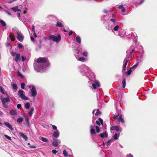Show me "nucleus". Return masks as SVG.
<instances>
[{
  "label": "nucleus",
  "mask_w": 157,
  "mask_h": 157,
  "mask_svg": "<svg viewBox=\"0 0 157 157\" xmlns=\"http://www.w3.org/2000/svg\"><path fill=\"white\" fill-rule=\"evenodd\" d=\"M78 60L84 62V61L86 60V59L83 57H80L78 59Z\"/></svg>",
  "instance_id": "obj_31"
},
{
  "label": "nucleus",
  "mask_w": 157,
  "mask_h": 157,
  "mask_svg": "<svg viewBox=\"0 0 157 157\" xmlns=\"http://www.w3.org/2000/svg\"><path fill=\"white\" fill-rule=\"evenodd\" d=\"M29 147L31 148H34L36 147L35 146L33 145H30L29 146Z\"/></svg>",
  "instance_id": "obj_57"
},
{
  "label": "nucleus",
  "mask_w": 157,
  "mask_h": 157,
  "mask_svg": "<svg viewBox=\"0 0 157 157\" xmlns=\"http://www.w3.org/2000/svg\"><path fill=\"white\" fill-rule=\"evenodd\" d=\"M24 93V92L23 90H20L18 91V95L22 99L25 100H28V97L25 95Z\"/></svg>",
  "instance_id": "obj_7"
},
{
  "label": "nucleus",
  "mask_w": 157,
  "mask_h": 157,
  "mask_svg": "<svg viewBox=\"0 0 157 157\" xmlns=\"http://www.w3.org/2000/svg\"><path fill=\"white\" fill-rule=\"evenodd\" d=\"M2 102H7L10 101L9 99L8 98H1Z\"/></svg>",
  "instance_id": "obj_22"
},
{
  "label": "nucleus",
  "mask_w": 157,
  "mask_h": 157,
  "mask_svg": "<svg viewBox=\"0 0 157 157\" xmlns=\"http://www.w3.org/2000/svg\"><path fill=\"white\" fill-rule=\"evenodd\" d=\"M57 152V151L55 149L52 150V152L54 154H56Z\"/></svg>",
  "instance_id": "obj_56"
},
{
  "label": "nucleus",
  "mask_w": 157,
  "mask_h": 157,
  "mask_svg": "<svg viewBox=\"0 0 157 157\" xmlns=\"http://www.w3.org/2000/svg\"><path fill=\"white\" fill-rule=\"evenodd\" d=\"M90 133L91 134H95L96 133L95 130L94 128L90 129Z\"/></svg>",
  "instance_id": "obj_37"
},
{
  "label": "nucleus",
  "mask_w": 157,
  "mask_h": 157,
  "mask_svg": "<svg viewBox=\"0 0 157 157\" xmlns=\"http://www.w3.org/2000/svg\"><path fill=\"white\" fill-rule=\"evenodd\" d=\"M127 157H133V155L131 154H128L127 155Z\"/></svg>",
  "instance_id": "obj_62"
},
{
  "label": "nucleus",
  "mask_w": 157,
  "mask_h": 157,
  "mask_svg": "<svg viewBox=\"0 0 157 157\" xmlns=\"http://www.w3.org/2000/svg\"><path fill=\"white\" fill-rule=\"evenodd\" d=\"M24 117L25 118L26 123L28 125H29V117L27 115H24Z\"/></svg>",
  "instance_id": "obj_20"
},
{
  "label": "nucleus",
  "mask_w": 157,
  "mask_h": 157,
  "mask_svg": "<svg viewBox=\"0 0 157 157\" xmlns=\"http://www.w3.org/2000/svg\"><path fill=\"white\" fill-rule=\"evenodd\" d=\"M32 31L33 32H35V26L33 25H32Z\"/></svg>",
  "instance_id": "obj_58"
},
{
  "label": "nucleus",
  "mask_w": 157,
  "mask_h": 157,
  "mask_svg": "<svg viewBox=\"0 0 157 157\" xmlns=\"http://www.w3.org/2000/svg\"><path fill=\"white\" fill-rule=\"evenodd\" d=\"M83 55L85 56H87L88 55L87 52H84L83 53Z\"/></svg>",
  "instance_id": "obj_46"
},
{
  "label": "nucleus",
  "mask_w": 157,
  "mask_h": 157,
  "mask_svg": "<svg viewBox=\"0 0 157 157\" xmlns=\"http://www.w3.org/2000/svg\"><path fill=\"white\" fill-rule=\"evenodd\" d=\"M33 36L35 37L36 38L37 37V35L35 32H33Z\"/></svg>",
  "instance_id": "obj_64"
},
{
  "label": "nucleus",
  "mask_w": 157,
  "mask_h": 157,
  "mask_svg": "<svg viewBox=\"0 0 157 157\" xmlns=\"http://www.w3.org/2000/svg\"><path fill=\"white\" fill-rule=\"evenodd\" d=\"M115 129V126H112L110 128V130L113 131Z\"/></svg>",
  "instance_id": "obj_59"
},
{
  "label": "nucleus",
  "mask_w": 157,
  "mask_h": 157,
  "mask_svg": "<svg viewBox=\"0 0 157 157\" xmlns=\"http://www.w3.org/2000/svg\"><path fill=\"white\" fill-rule=\"evenodd\" d=\"M17 73L18 75H19L20 76H21V77H23V75H22V74L18 71H17Z\"/></svg>",
  "instance_id": "obj_51"
},
{
  "label": "nucleus",
  "mask_w": 157,
  "mask_h": 157,
  "mask_svg": "<svg viewBox=\"0 0 157 157\" xmlns=\"http://www.w3.org/2000/svg\"><path fill=\"white\" fill-rule=\"evenodd\" d=\"M25 84L24 82H22L21 84V87L22 89H24L25 88Z\"/></svg>",
  "instance_id": "obj_45"
},
{
  "label": "nucleus",
  "mask_w": 157,
  "mask_h": 157,
  "mask_svg": "<svg viewBox=\"0 0 157 157\" xmlns=\"http://www.w3.org/2000/svg\"><path fill=\"white\" fill-rule=\"evenodd\" d=\"M56 27H62L63 26V24L60 22L59 21H57V23L56 25Z\"/></svg>",
  "instance_id": "obj_23"
},
{
  "label": "nucleus",
  "mask_w": 157,
  "mask_h": 157,
  "mask_svg": "<svg viewBox=\"0 0 157 157\" xmlns=\"http://www.w3.org/2000/svg\"><path fill=\"white\" fill-rule=\"evenodd\" d=\"M96 132L97 133H98L100 132V129L98 126H96Z\"/></svg>",
  "instance_id": "obj_44"
},
{
  "label": "nucleus",
  "mask_w": 157,
  "mask_h": 157,
  "mask_svg": "<svg viewBox=\"0 0 157 157\" xmlns=\"http://www.w3.org/2000/svg\"><path fill=\"white\" fill-rule=\"evenodd\" d=\"M61 143L60 141L58 139H57L52 143V145L54 147L57 146Z\"/></svg>",
  "instance_id": "obj_9"
},
{
  "label": "nucleus",
  "mask_w": 157,
  "mask_h": 157,
  "mask_svg": "<svg viewBox=\"0 0 157 157\" xmlns=\"http://www.w3.org/2000/svg\"><path fill=\"white\" fill-rule=\"evenodd\" d=\"M63 154L65 156H67L68 153L65 150H64L63 151Z\"/></svg>",
  "instance_id": "obj_38"
},
{
  "label": "nucleus",
  "mask_w": 157,
  "mask_h": 157,
  "mask_svg": "<svg viewBox=\"0 0 157 157\" xmlns=\"http://www.w3.org/2000/svg\"><path fill=\"white\" fill-rule=\"evenodd\" d=\"M13 31L17 34V38L20 41L22 42L24 40V36L17 29H13Z\"/></svg>",
  "instance_id": "obj_5"
},
{
  "label": "nucleus",
  "mask_w": 157,
  "mask_h": 157,
  "mask_svg": "<svg viewBox=\"0 0 157 157\" xmlns=\"http://www.w3.org/2000/svg\"><path fill=\"white\" fill-rule=\"evenodd\" d=\"M96 111V112L95 113L96 116H98L101 114V112L99 111V109H97V110H94L93 111V114Z\"/></svg>",
  "instance_id": "obj_21"
},
{
  "label": "nucleus",
  "mask_w": 157,
  "mask_h": 157,
  "mask_svg": "<svg viewBox=\"0 0 157 157\" xmlns=\"http://www.w3.org/2000/svg\"><path fill=\"white\" fill-rule=\"evenodd\" d=\"M96 123L98 125H100L101 124L103 125V121L102 119L101 118H99L98 119V121H96Z\"/></svg>",
  "instance_id": "obj_14"
},
{
  "label": "nucleus",
  "mask_w": 157,
  "mask_h": 157,
  "mask_svg": "<svg viewBox=\"0 0 157 157\" xmlns=\"http://www.w3.org/2000/svg\"><path fill=\"white\" fill-rule=\"evenodd\" d=\"M118 120L119 121L121 122L122 123H123L124 121L121 115L119 117Z\"/></svg>",
  "instance_id": "obj_24"
},
{
  "label": "nucleus",
  "mask_w": 157,
  "mask_h": 157,
  "mask_svg": "<svg viewBox=\"0 0 157 157\" xmlns=\"http://www.w3.org/2000/svg\"><path fill=\"white\" fill-rule=\"evenodd\" d=\"M133 50L130 51L129 50H128L127 51V55L126 56L124 60V64L123 66V71H124L127 65V63L129 60V57L131 56V54L132 53Z\"/></svg>",
  "instance_id": "obj_4"
},
{
  "label": "nucleus",
  "mask_w": 157,
  "mask_h": 157,
  "mask_svg": "<svg viewBox=\"0 0 157 157\" xmlns=\"http://www.w3.org/2000/svg\"><path fill=\"white\" fill-rule=\"evenodd\" d=\"M112 141V140H109L107 143V146H109L110 145V143Z\"/></svg>",
  "instance_id": "obj_52"
},
{
  "label": "nucleus",
  "mask_w": 157,
  "mask_h": 157,
  "mask_svg": "<svg viewBox=\"0 0 157 157\" xmlns=\"http://www.w3.org/2000/svg\"><path fill=\"white\" fill-rule=\"evenodd\" d=\"M49 65L47 58L40 57L36 59V63L34 64V67L37 72H40L45 70Z\"/></svg>",
  "instance_id": "obj_1"
},
{
  "label": "nucleus",
  "mask_w": 157,
  "mask_h": 157,
  "mask_svg": "<svg viewBox=\"0 0 157 157\" xmlns=\"http://www.w3.org/2000/svg\"><path fill=\"white\" fill-rule=\"evenodd\" d=\"M52 128L54 129V130H57V128L56 127V126L55 125H52Z\"/></svg>",
  "instance_id": "obj_50"
},
{
  "label": "nucleus",
  "mask_w": 157,
  "mask_h": 157,
  "mask_svg": "<svg viewBox=\"0 0 157 157\" xmlns=\"http://www.w3.org/2000/svg\"><path fill=\"white\" fill-rule=\"evenodd\" d=\"M30 105L29 103H27L25 104V107L27 109H29L30 108Z\"/></svg>",
  "instance_id": "obj_30"
},
{
  "label": "nucleus",
  "mask_w": 157,
  "mask_h": 157,
  "mask_svg": "<svg viewBox=\"0 0 157 157\" xmlns=\"http://www.w3.org/2000/svg\"><path fill=\"white\" fill-rule=\"evenodd\" d=\"M119 116V115H116V116H114L113 117L114 119L115 120H116L118 119V117Z\"/></svg>",
  "instance_id": "obj_47"
},
{
  "label": "nucleus",
  "mask_w": 157,
  "mask_h": 157,
  "mask_svg": "<svg viewBox=\"0 0 157 157\" xmlns=\"http://www.w3.org/2000/svg\"><path fill=\"white\" fill-rule=\"evenodd\" d=\"M21 107V105L20 104H18L17 105V108L20 109Z\"/></svg>",
  "instance_id": "obj_60"
},
{
  "label": "nucleus",
  "mask_w": 157,
  "mask_h": 157,
  "mask_svg": "<svg viewBox=\"0 0 157 157\" xmlns=\"http://www.w3.org/2000/svg\"><path fill=\"white\" fill-rule=\"evenodd\" d=\"M119 26L118 25H116L112 30V31L115 34L117 35V33H115L114 31H118V30H119Z\"/></svg>",
  "instance_id": "obj_16"
},
{
  "label": "nucleus",
  "mask_w": 157,
  "mask_h": 157,
  "mask_svg": "<svg viewBox=\"0 0 157 157\" xmlns=\"http://www.w3.org/2000/svg\"><path fill=\"white\" fill-rule=\"evenodd\" d=\"M122 83L123 84V88H124L126 86V81L125 79H124L122 81Z\"/></svg>",
  "instance_id": "obj_33"
},
{
  "label": "nucleus",
  "mask_w": 157,
  "mask_h": 157,
  "mask_svg": "<svg viewBox=\"0 0 157 157\" xmlns=\"http://www.w3.org/2000/svg\"><path fill=\"white\" fill-rule=\"evenodd\" d=\"M110 21L114 23L116 21V19L115 18V15L113 14L110 15Z\"/></svg>",
  "instance_id": "obj_15"
},
{
  "label": "nucleus",
  "mask_w": 157,
  "mask_h": 157,
  "mask_svg": "<svg viewBox=\"0 0 157 157\" xmlns=\"http://www.w3.org/2000/svg\"><path fill=\"white\" fill-rule=\"evenodd\" d=\"M76 41L79 44H80L81 43V39L80 36H77L76 37Z\"/></svg>",
  "instance_id": "obj_27"
},
{
  "label": "nucleus",
  "mask_w": 157,
  "mask_h": 157,
  "mask_svg": "<svg viewBox=\"0 0 157 157\" xmlns=\"http://www.w3.org/2000/svg\"><path fill=\"white\" fill-rule=\"evenodd\" d=\"M125 34V31L124 30L122 29H119V33H117V35L120 36L121 37H123Z\"/></svg>",
  "instance_id": "obj_11"
},
{
  "label": "nucleus",
  "mask_w": 157,
  "mask_h": 157,
  "mask_svg": "<svg viewBox=\"0 0 157 157\" xmlns=\"http://www.w3.org/2000/svg\"><path fill=\"white\" fill-rule=\"evenodd\" d=\"M40 140H41L43 142H48V140L46 138L44 137H41V139H40Z\"/></svg>",
  "instance_id": "obj_32"
},
{
  "label": "nucleus",
  "mask_w": 157,
  "mask_h": 157,
  "mask_svg": "<svg viewBox=\"0 0 157 157\" xmlns=\"http://www.w3.org/2000/svg\"><path fill=\"white\" fill-rule=\"evenodd\" d=\"M44 39L49 40H52L54 42L58 43L60 40L61 39V36L60 35H59L57 36H55L53 35H50L48 36L47 37H45Z\"/></svg>",
  "instance_id": "obj_3"
},
{
  "label": "nucleus",
  "mask_w": 157,
  "mask_h": 157,
  "mask_svg": "<svg viewBox=\"0 0 157 157\" xmlns=\"http://www.w3.org/2000/svg\"><path fill=\"white\" fill-rule=\"evenodd\" d=\"M10 114L12 115H15L17 114V112L13 109L11 110L10 112Z\"/></svg>",
  "instance_id": "obj_19"
},
{
  "label": "nucleus",
  "mask_w": 157,
  "mask_h": 157,
  "mask_svg": "<svg viewBox=\"0 0 157 157\" xmlns=\"http://www.w3.org/2000/svg\"><path fill=\"white\" fill-rule=\"evenodd\" d=\"M21 59L22 61H24L26 59V58L25 57H24L23 56H22L21 57Z\"/></svg>",
  "instance_id": "obj_55"
},
{
  "label": "nucleus",
  "mask_w": 157,
  "mask_h": 157,
  "mask_svg": "<svg viewBox=\"0 0 157 157\" xmlns=\"http://www.w3.org/2000/svg\"><path fill=\"white\" fill-rule=\"evenodd\" d=\"M18 47L19 48H21L23 47V46L22 44L20 43H18Z\"/></svg>",
  "instance_id": "obj_42"
},
{
  "label": "nucleus",
  "mask_w": 157,
  "mask_h": 157,
  "mask_svg": "<svg viewBox=\"0 0 157 157\" xmlns=\"http://www.w3.org/2000/svg\"><path fill=\"white\" fill-rule=\"evenodd\" d=\"M120 136L119 134L115 133L114 136V139L115 140L118 139Z\"/></svg>",
  "instance_id": "obj_34"
},
{
  "label": "nucleus",
  "mask_w": 157,
  "mask_h": 157,
  "mask_svg": "<svg viewBox=\"0 0 157 157\" xmlns=\"http://www.w3.org/2000/svg\"><path fill=\"white\" fill-rule=\"evenodd\" d=\"M0 90L1 92H2L3 94H5V93L3 90V89L1 86H0Z\"/></svg>",
  "instance_id": "obj_49"
},
{
  "label": "nucleus",
  "mask_w": 157,
  "mask_h": 157,
  "mask_svg": "<svg viewBox=\"0 0 157 157\" xmlns=\"http://www.w3.org/2000/svg\"><path fill=\"white\" fill-rule=\"evenodd\" d=\"M131 69H131L130 68V69L128 70V71H127L126 72V73L128 75H130V74L132 72V71L131 70Z\"/></svg>",
  "instance_id": "obj_41"
},
{
  "label": "nucleus",
  "mask_w": 157,
  "mask_h": 157,
  "mask_svg": "<svg viewBox=\"0 0 157 157\" xmlns=\"http://www.w3.org/2000/svg\"><path fill=\"white\" fill-rule=\"evenodd\" d=\"M28 87L30 88L31 93L32 96L33 97H35L37 94L36 90L34 86H29Z\"/></svg>",
  "instance_id": "obj_6"
},
{
  "label": "nucleus",
  "mask_w": 157,
  "mask_h": 157,
  "mask_svg": "<svg viewBox=\"0 0 157 157\" xmlns=\"http://www.w3.org/2000/svg\"><path fill=\"white\" fill-rule=\"evenodd\" d=\"M23 120V119L22 117H19L17 119V121L19 123L21 122Z\"/></svg>",
  "instance_id": "obj_36"
},
{
  "label": "nucleus",
  "mask_w": 157,
  "mask_h": 157,
  "mask_svg": "<svg viewBox=\"0 0 157 157\" xmlns=\"http://www.w3.org/2000/svg\"><path fill=\"white\" fill-rule=\"evenodd\" d=\"M94 127H95V125H94V124L91 125L90 127V129H91L92 128H94Z\"/></svg>",
  "instance_id": "obj_61"
},
{
  "label": "nucleus",
  "mask_w": 157,
  "mask_h": 157,
  "mask_svg": "<svg viewBox=\"0 0 157 157\" xmlns=\"http://www.w3.org/2000/svg\"><path fill=\"white\" fill-rule=\"evenodd\" d=\"M59 132L58 130H57L56 131L54 132L52 136L54 137L57 138L59 137Z\"/></svg>",
  "instance_id": "obj_12"
},
{
  "label": "nucleus",
  "mask_w": 157,
  "mask_h": 157,
  "mask_svg": "<svg viewBox=\"0 0 157 157\" xmlns=\"http://www.w3.org/2000/svg\"><path fill=\"white\" fill-rule=\"evenodd\" d=\"M4 124L11 131L13 130L12 126L8 122H4Z\"/></svg>",
  "instance_id": "obj_10"
},
{
  "label": "nucleus",
  "mask_w": 157,
  "mask_h": 157,
  "mask_svg": "<svg viewBox=\"0 0 157 157\" xmlns=\"http://www.w3.org/2000/svg\"><path fill=\"white\" fill-rule=\"evenodd\" d=\"M72 33H73V32L72 31H71V30L70 31L69 33V35L71 36L72 35Z\"/></svg>",
  "instance_id": "obj_63"
},
{
  "label": "nucleus",
  "mask_w": 157,
  "mask_h": 157,
  "mask_svg": "<svg viewBox=\"0 0 157 157\" xmlns=\"http://www.w3.org/2000/svg\"><path fill=\"white\" fill-rule=\"evenodd\" d=\"M21 59L20 55L19 53H17L16 56L15 60L16 62L19 61Z\"/></svg>",
  "instance_id": "obj_13"
},
{
  "label": "nucleus",
  "mask_w": 157,
  "mask_h": 157,
  "mask_svg": "<svg viewBox=\"0 0 157 157\" xmlns=\"http://www.w3.org/2000/svg\"><path fill=\"white\" fill-rule=\"evenodd\" d=\"M11 9L14 12H16L17 11H20V10L18 9V6L12 7L11 8Z\"/></svg>",
  "instance_id": "obj_26"
},
{
  "label": "nucleus",
  "mask_w": 157,
  "mask_h": 157,
  "mask_svg": "<svg viewBox=\"0 0 157 157\" xmlns=\"http://www.w3.org/2000/svg\"><path fill=\"white\" fill-rule=\"evenodd\" d=\"M100 136L102 138L107 137L108 136L107 133L106 132H105L103 133H101L100 135Z\"/></svg>",
  "instance_id": "obj_17"
},
{
  "label": "nucleus",
  "mask_w": 157,
  "mask_h": 157,
  "mask_svg": "<svg viewBox=\"0 0 157 157\" xmlns=\"http://www.w3.org/2000/svg\"><path fill=\"white\" fill-rule=\"evenodd\" d=\"M80 68L82 69L81 71V72L86 77L87 75H90L92 78H94L95 77L94 74L91 72L89 70V67L85 65H82L80 66Z\"/></svg>",
  "instance_id": "obj_2"
},
{
  "label": "nucleus",
  "mask_w": 157,
  "mask_h": 157,
  "mask_svg": "<svg viewBox=\"0 0 157 157\" xmlns=\"http://www.w3.org/2000/svg\"><path fill=\"white\" fill-rule=\"evenodd\" d=\"M13 89L14 90H17V85L16 84H13Z\"/></svg>",
  "instance_id": "obj_39"
},
{
  "label": "nucleus",
  "mask_w": 157,
  "mask_h": 157,
  "mask_svg": "<svg viewBox=\"0 0 157 157\" xmlns=\"http://www.w3.org/2000/svg\"><path fill=\"white\" fill-rule=\"evenodd\" d=\"M11 54H12V55L13 56H16V54H17V53L15 52H11Z\"/></svg>",
  "instance_id": "obj_54"
},
{
  "label": "nucleus",
  "mask_w": 157,
  "mask_h": 157,
  "mask_svg": "<svg viewBox=\"0 0 157 157\" xmlns=\"http://www.w3.org/2000/svg\"><path fill=\"white\" fill-rule=\"evenodd\" d=\"M34 110V109L33 107L31 108L30 111L29 112V114L30 116H31L33 113V112Z\"/></svg>",
  "instance_id": "obj_25"
},
{
  "label": "nucleus",
  "mask_w": 157,
  "mask_h": 157,
  "mask_svg": "<svg viewBox=\"0 0 157 157\" xmlns=\"http://www.w3.org/2000/svg\"><path fill=\"white\" fill-rule=\"evenodd\" d=\"M9 37L10 38L11 40L12 41H15V39L14 36L11 34H10L9 35Z\"/></svg>",
  "instance_id": "obj_35"
},
{
  "label": "nucleus",
  "mask_w": 157,
  "mask_h": 157,
  "mask_svg": "<svg viewBox=\"0 0 157 157\" xmlns=\"http://www.w3.org/2000/svg\"><path fill=\"white\" fill-rule=\"evenodd\" d=\"M4 136L8 140H12L11 137L9 136H7V135H5Z\"/></svg>",
  "instance_id": "obj_43"
},
{
  "label": "nucleus",
  "mask_w": 157,
  "mask_h": 157,
  "mask_svg": "<svg viewBox=\"0 0 157 157\" xmlns=\"http://www.w3.org/2000/svg\"><path fill=\"white\" fill-rule=\"evenodd\" d=\"M119 8L121 10V11L123 12H124L125 11V9L122 5H120L119 6Z\"/></svg>",
  "instance_id": "obj_28"
},
{
  "label": "nucleus",
  "mask_w": 157,
  "mask_h": 157,
  "mask_svg": "<svg viewBox=\"0 0 157 157\" xmlns=\"http://www.w3.org/2000/svg\"><path fill=\"white\" fill-rule=\"evenodd\" d=\"M2 103L3 105V107L6 108H8V106L6 105L5 103V102H2Z\"/></svg>",
  "instance_id": "obj_48"
},
{
  "label": "nucleus",
  "mask_w": 157,
  "mask_h": 157,
  "mask_svg": "<svg viewBox=\"0 0 157 157\" xmlns=\"http://www.w3.org/2000/svg\"><path fill=\"white\" fill-rule=\"evenodd\" d=\"M120 128L119 127L115 126V130L117 131H118L119 130Z\"/></svg>",
  "instance_id": "obj_53"
},
{
  "label": "nucleus",
  "mask_w": 157,
  "mask_h": 157,
  "mask_svg": "<svg viewBox=\"0 0 157 157\" xmlns=\"http://www.w3.org/2000/svg\"><path fill=\"white\" fill-rule=\"evenodd\" d=\"M94 83L92 84V86L93 88L94 89H95L98 87H100V84L99 82L97 81H94Z\"/></svg>",
  "instance_id": "obj_8"
},
{
  "label": "nucleus",
  "mask_w": 157,
  "mask_h": 157,
  "mask_svg": "<svg viewBox=\"0 0 157 157\" xmlns=\"http://www.w3.org/2000/svg\"><path fill=\"white\" fill-rule=\"evenodd\" d=\"M0 23L3 27L6 26V25L5 22L2 20H0Z\"/></svg>",
  "instance_id": "obj_29"
},
{
  "label": "nucleus",
  "mask_w": 157,
  "mask_h": 157,
  "mask_svg": "<svg viewBox=\"0 0 157 157\" xmlns=\"http://www.w3.org/2000/svg\"><path fill=\"white\" fill-rule=\"evenodd\" d=\"M20 136L22 137L25 140H27L28 139L27 137L22 132L19 133Z\"/></svg>",
  "instance_id": "obj_18"
},
{
  "label": "nucleus",
  "mask_w": 157,
  "mask_h": 157,
  "mask_svg": "<svg viewBox=\"0 0 157 157\" xmlns=\"http://www.w3.org/2000/svg\"><path fill=\"white\" fill-rule=\"evenodd\" d=\"M138 63H136L134 66H133L132 67H131L130 68L132 69H134L135 68H136L138 66Z\"/></svg>",
  "instance_id": "obj_40"
}]
</instances>
